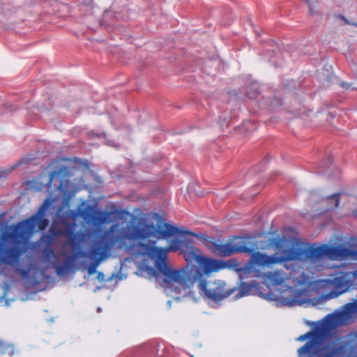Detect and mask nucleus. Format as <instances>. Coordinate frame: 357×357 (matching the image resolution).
<instances>
[{
  "label": "nucleus",
  "instance_id": "21",
  "mask_svg": "<svg viewBox=\"0 0 357 357\" xmlns=\"http://www.w3.org/2000/svg\"><path fill=\"white\" fill-rule=\"evenodd\" d=\"M6 354L12 355L13 354V347L0 340V354L5 355Z\"/></svg>",
  "mask_w": 357,
  "mask_h": 357
},
{
  "label": "nucleus",
  "instance_id": "13",
  "mask_svg": "<svg viewBox=\"0 0 357 357\" xmlns=\"http://www.w3.org/2000/svg\"><path fill=\"white\" fill-rule=\"evenodd\" d=\"M79 213L85 222H92L94 225L103 224L107 220V215L105 213L94 211L93 207L90 205H87L86 208L79 210Z\"/></svg>",
  "mask_w": 357,
  "mask_h": 357
},
{
  "label": "nucleus",
  "instance_id": "27",
  "mask_svg": "<svg viewBox=\"0 0 357 357\" xmlns=\"http://www.w3.org/2000/svg\"><path fill=\"white\" fill-rule=\"evenodd\" d=\"M351 84H349L347 82H342L341 86L344 89H349L351 88Z\"/></svg>",
  "mask_w": 357,
  "mask_h": 357
},
{
  "label": "nucleus",
  "instance_id": "28",
  "mask_svg": "<svg viewBox=\"0 0 357 357\" xmlns=\"http://www.w3.org/2000/svg\"><path fill=\"white\" fill-rule=\"evenodd\" d=\"M340 294V292H338V293H336V292H335V293L331 292V295L332 296V297H336V296H339Z\"/></svg>",
  "mask_w": 357,
  "mask_h": 357
},
{
  "label": "nucleus",
  "instance_id": "8",
  "mask_svg": "<svg viewBox=\"0 0 357 357\" xmlns=\"http://www.w3.org/2000/svg\"><path fill=\"white\" fill-rule=\"evenodd\" d=\"M49 232L52 236H56V237L63 236L68 238V240L63 243V246L70 245L75 250L79 248L84 237V234L81 231H75L74 225L66 222H62L61 225L58 223H53Z\"/></svg>",
  "mask_w": 357,
  "mask_h": 357
},
{
  "label": "nucleus",
  "instance_id": "15",
  "mask_svg": "<svg viewBox=\"0 0 357 357\" xmlns=\"http://www.w3.org/2000/svg\"><path fill=\"white\" fill-rule=\"evenodd\" d=\"M329 257L341 259L347 258L357 259V250H354L342 245H330Z\"/></svg>",
  "mask_w": 357,
  "mask_h": 357
},
{
  "label": "nucleus",
  "instance_id": "18",
  "mask_svg": "<svg viewBox=\"0 0 357 357\" xmlns=\"http://www.w3.org/2000/svg\"><path fill=\"white\" fill-rule=\"evenodd\" d=\"M266 280L273 286L282 284L289 278L287 274L280 270L273 272H268L264 275Z\"/></svg>",
  "mask_w": 357,
  "mask_h": 357
},
{
  "label": "nucleus",
  "instance_id": "2",
  "mask_svg": "<svg viewBox=\"0 0 357 357\" xmlns=\"http://www.w3.org/2000/svg\"><path fill=\"white\" fill-rule=\"evenodd\" d=\"M289 239L286 236L274 237L268 241L269 245L281 252L279 257L268 255L262 252H256L252 255L251 264L247 266L244 270L246 272L252 271V264H257L260 267L268 266L272 264H281L283 262L292 261L295 260H317L323 257L328 256L330 245L324 244L319 246L312 245L309 248H301L292 246L289 248L282 250L284 247L289 245Z\"/></svg>",
  "mask_w": 357,
  "mask_h": 357
},
{
  "label": "nucleus",
  "instance_id": "23",
  "mask_svg": "<svg viewBox=\"0 0 357 357\" xmlns=\"http://www.w3.org/2000/svg\"><path fill=\"white\" fill-rule=\"evenodd\" d=\"M284 303L289 307H292L297 303H299V301L297 299H289L284 298L283 301Z\"/></svg>",
  "mask_w": 357,
  "mask_h": 357
},
{
  "label": "nucleus",
  "instance_id": "5",
  "mask_svg": "<svg viewBox=\"0 0 357 357\" xmlns=\"http://www.w3.org/2000/svg\"><path fill=\"white\" fill-rule=\"evenodd\" d=\"M71 176L72 174L67 167L60 166L50 173L47 188H56L68 200L75 192V186L70 181Z\"/></svg>",
  "mask_w": 357,
  "mask_h": 357
},
{
  "label": "nucleus",
  "instance_id": "1",
  "mask_svg": "<svg viewBox=\"0 0 357 357\" xmlns=\"http://www.w3.org/2000/svg\"><path fill=\"white\" fill-rule=\"evenodd\" d=\"M137 249L139 255L158 261H167L169 252L180 250L188 264H197L206 273L218 272L224 268L221 261L205 256L200 249L193 245L190 239H173L166 248L139 242Z\"/></svg>",
  "mask_w": 357,
  "mask_h": 357
},
{
  "label": "nucleus",
  "instance_id": "22",
  "mask_svg": "<svg viewBox=\"0 0 357 357\" xmlns=\"http://www.w3.org/2000/svg\"><path fill=\"white\" fill-rule=\"evenodd\" d=\"M100 259H93V261L89 264L87 268V273L89 275H93L96 273L97 267L100 264Z\"/></svg>",
  "mask_w": 357,
  "mask_h": 357
},
{
  "label": "nucleus",
  "instance_id": "3",
  "mask_svg": "<svg viewBox=\"0 0 357 357\" xmlns=\"http://www.w3.org/2000/svg\"><path fill=\"white\" fill-rule=\"evenodd\" d=\"M153 261L158 271L152 267H147L149 273L156 278L160 274L162 287L177 293L196 284V280L202 276L199 267L195 264H192L190 268L188 265L181 268H173L167 261Z\"/></svg>",
  "mask_w": 357,
  "mask_h": 357
},
{
  "label": "nucleus",
  "instance_id": "7",
  "mask_svg": "<svg viewBox=\"0 0 357 357\" xmlns=\"http://www.w3.org/2000/svg\"><path fill=\"white\" fill-rule=\"evenodd\" d=\"M158 229L151 223L144 222L140 225L132 226L128 231L120 230L116 236L119 238V247L121 248L125 244L126 240H145L151 237H155Z\"/></svg>",
  "mask_w": 357,
  "mask_h": 357
},
{
  "label": "nucleus",
  "instance_id": "10",
  "mask_svg": "<svg viewBox=\"0 0 357 357\" xmlns=\"http://www.w3.org/2000/svg\"><path fill=\"white\" fill-rule=\"evenodd\" d=\"M23 254V250L17 246L8 247L3 243H0V262L10 265L15 268V271L22 276L28 275V271L20 267V257Z\"/></svg>",
  "mask_w": 357,
  "mask_h": 357
},
{
  "label": "nucleus",
  "instance_id": "25",
  "mask_svg": "<svg viewBox=\"0 0 357 357\" xmlns=\"http://www.w3.org/2000/svg\"><path fill=\"white\" fill-rule=\"evenodd\" d=\"M15 167V166H13L10 169L0 170V178L6 177L10 172L14 169Z\"/></svg>",
  "mask_w": 357,
  "mask_h": 357
},
{
  "label": "nucleus",
  "instance_id": "16",
  "mask_svg": "<svg viewBox=\"0 0 357 357\" xmlns=\"http://www.w3.org/2000/svg\"><path fill=\"white\" fill-rule=\"evenodd\" d=\"M54 237L56 236H52L49 232V234H43L40 238L41 242L45 245L42 250V253L43 259L46 262H51L56 258L54 250L52 248Z\"/></svg>",
  "mask_w": 357,
  "mask_h": 357
},
{
  "label": "nucleus",
  "instance_id": "4",
  "mask_svg": "<svg viewBox=\"0 0 357 357\" xmlns=\"http://www.w3.org/2000/svg\"><path fill=\"white\" fill-rule=\"evenodd\" d=\"M326 334V328L320 326L297 337L300 342L309 340L297 350L298 357H332L334 351L323 344Z\"/></svg>",
  "mask_w": 357,
  "mask_h": 357
},
{
  "label": "nucleus",
  "instance_id": "26",
  "mask_svg": "<svg viewBox=\"0 0 357 357\" xmlns=\"http://www.w3.org/2000/svg\"><path fill=\"white\" fill-rule=\"evenodd\" d=\"M96 278H97V280H98L99 282H102V281H104L105 275H104L103 273H102V272H98Z\"/></svg>",
  "mask_w": 357,
  "mask_h": 357
},
{
  "label": "nucleus",
  "instance_id": "17",
  "mask_svg": "<svg viewBox=\"0 0 357 357\" xmlns=\"http://www.w3.org/2000/svg\"><path fill=\"white\" fill-rule=\"evenodd\" d=\"M159 234L160 238H165L167 237H170L174 234H189L191 236H197L195 233L188 231V230H183L180 229L179 228L173 226L169 224H165V229L163 230H158L157 234Z\"/></svg>",
  "mask_w": 357,
  "mask_h": 357
},
{
  "label": "nucleus",
  "instance_id": "20",
  "mask_svg": "<svg viewBox=\"0 0 357 357\" xmlns=\"http://www.w3.org/2000/svg\"><path fill=\"white\" fill-rule=\"evenodd\" d=\"M340 195L341 193H335L326 197V199L331 202V206H328V209L335 208L339 206Z\"/></svg>",
  "mask_w": 357,
  "mask_h": 357
},
{
  "label": "nucleus",
  "instance_id": "19",
  "mask_svg": "<svg viewBox=\"0 0 357 357\" xmlns=\"http://www.w3.org/2000/svg\"><path fill=\"white\" fill-rule=\"evenodd\" d=\"M357 312V301L356 303H349L344 305L341 312V316L344 318L351 317Z\"/></svg>",
  "mask_w": 357,
  "mask_h": 357
},
{
  "label": "nucleus",
  "instance_id": "6",
  "mask_svg": "<svg viewBox=\"0 0 357 357\" xmlns=\"http://www.w3.org/2000/svg\"><path fill=\"white\" fill-rule=\"evenodd\" d=\"M199 269L202 276L199 277V278L196 280V283L198 288L206 297L218 301L229 296L232 293V291L228 290L226 288L225 283L221 280L206 281L205 275H208L211 273H206L204 270L200 268Z\"/></svg>",
  "mask_w": 357,
  "mask_h": 357
},
{
  "label": "nucleus",
  "instance_id": "14",
  "mask_svg": "<svg viewBox=\"0 0 357 357\" xmlns=\"http://www.w3.org/2000/svg\"><path fill=\"white\" fill-rule=\"evenodd\" d=\"M78 254L79 252L76 251L69 255L62 253V256L65 257L64 261L62 263L56 262L54 264L56 274L61 276L68 273L73 268Z\"/></svg>",
  "mask_w": 357,
  "mask_h": 357
},
{
  "label": "nucleus",
  "instance_id": "30",
  "mask_svg": "<svg viewBox=\"0 0 357 357\" xmlns=\"http://www.w3.org/2000/svg\"><path fill=\"white\" fill-rule=\"evenodd\" d=\"M307 3H308V6H309L310 10V11L312 12V5H311V4H310V3L309 2V1H307Z\"/></svg>",
  "mask_w": 357,
  "mask_h": 357
},
{
  "label": "nucleus",
  "instance_id": "11",
  "mask_svg": "<svg viewBox=\"0 0 357 357\" xmlns=\"http://www.w3.org/2000/svg\"><path fill=\"white\" fill-rule=\"evenodd\" d=\"M54 201L55 199H45L39 207L37 213L24 220V224L26 228L31 231L36 229L39 231L45 230L49 225V220L45 218V213Z\"/></svg>",
  "mask_w": 357,
  "mask_h": 357
},
{
  "label": "nucleus",
  "instance_id": "31",
  "mask_svg": "<svg viewBox=\"0 0 357 357\" xmlns=\"http://www.w3.org/2000/svg\"><path fill=\"white\" fill-rule=\"evenodd\" d=\"M245 285H246V284H245V283H243V287Z\"/></svg>",
  "mask_w": 357,
  "mask_h": 357
},
{
  "label": "nucleus",
  "instance_id": "9",
  "mask_svg": "<svg viewBox=\"0 0 357 357\" xmlns=\"http://www.w3.org/2000/svg\"><path fill=\"white\" fill-rule=\"evenodd\" d=\"M114 225H112L104 235L98 239L90 250L89 255L92 259L102 261L107 253L115 245L119 246V238L114 233Z\"/></svg>",
  "mask_w": 357,
  "mask_h": 357
},
{
  "label": "nucleus",
  "instance_id": "24",
  "mask_svg": "<svg viewBox=\"0 0 357 357\" xmlns=\"http://www.w3.org/2000/svg\"><path fill=\"white\" fill-rule=\"evenodd\" d=\"M340 280L338 278H335L333 280H326L325 282L328 286L335 287L339 284Z\"/></svg>",
  "mask_w": 357,
  "mask_h": 357
},
{
  "label": "nucleus",
  "instance_id": "12",
  "mask_svg": "<svg viewBox=\"0 0 357 357\" xmlns=\"http://www.w3.org/2000/svg\"><path fill=\"white\" fill-rule=\"evenodd\" d=\"M214 251L218 255H219L221 257H229L235 253L238 252H244V253H249L251 255V257H252V255L254 253H256L257 252L254 251V250L251 248H249L246 245H241V246H234L231 243H225V244H218L215 243L214 245ZM251 259L252 257H250L249 261L248 264H245L242 268L239 269V271L242 274H249L251 273H253L255 271V265H257L259 266L257 264L253 263L252 264V271L249 272H246L244 268L248 266L250 264H251Z\"/></svg>",
  "mask_w": 357,
  "mask_h": 357
},
{
  "label": "nucleus",
  "instance_id": "29",
  "mask_svg": "<svg viewBox=\"0 0 357 357\" xmlns=\"http://www.w3.org/2000/svg\"><path fill=\"white\" fill-rule=\"evenodd\" d=\"M25 162L24 161V159H21L20 160H19L17 162V163L15 165V166H17L19 165L20 164H22V163H24Z\"/></svg>",
  "mask_w": 357,
  "mask_h": 357
}]
</instances>
